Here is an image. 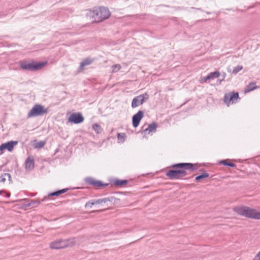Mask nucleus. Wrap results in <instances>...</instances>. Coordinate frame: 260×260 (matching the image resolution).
I'll list each match as a JSON object with an SVG mask.
<instances>
[{
  "mask_svg": "<svg viewBox=\"0 0 260 260\" xmlns=\"http://www.w3.org/2000/svg\"><path fill=\"white\" fill-rule=\"evenodd\" d=\"M118 140L121 142H123L124 141L125 138V135L124 133L122 134H118L117 136Z\"/></svg>",
  "mask_w": 260,
  "mask_h": 260,
  "instance_id": "nucleus-28",
  "label": "nucleus"
},
{
  "mask_svg": "<svg viewBox=\"0 0 260 260\" xmlns=\"http://www.w3.org/2000/svg\"><path fill=\"white\" fill-rule=\"evenodd\" d=\"M127 183V181L126 180H116L114 181V184L117 186H124Z\"/></svg>",
  "mask_w": 260,
  "mask_h": 260,
  "instance_id": "nucleus-22",
  "label": "nucleus"
},
{
  "mask_svg": "<svg viewBox=\"0 0 260 260\" xmlns=\"http://www.w3.org/2000/svg\"><path fill=\"white\" fill-rule=\"evenodd\" d=\"M17 144V142L15 141H10L5 143L2 144L0 146V151L3 152L5 150H8L9 151H12L15 145ZM2 152L1 153H2Z\"/></svg>",
  "mask_w": 260,
  "mask_h": 260,
  "instance_id": "nucleus-11",
  "label": "nucleus"
},
{
  "mask_svg": "<svg viewBox=\"0 0 260 260\" xmlns=\"http://www.w3.org/2000/svg\"><path fill=\"white\" fill-rule=\"evenodd\" d=\"M210 79L209 76L208 75L207 76H206V77L204 78L203 79V81L204 82H206L207 81V80H210Z\"/></svg>",
  "mask_w": 260,
  "mask_h": 260,
  "instance_id": "nucleus-30",
  "label": "nucleus"
},
{
  "mask_svg": "<svg viewBox=\"0 0 260 260\" xmlns=\"http://www.w3.org/2000/svg\"><path fill=\"white\" fill-rule=\"evenodd\" d=\"M85 182L90 185L95 187H104L108 185L107 184H104L101 181L96 180L92 177H88L85 179Z\"/></svg>",
  "mask_w": 260,
  "mask_h": 260,
  "instance_id": "nucleus-10",
  "label": "nucleus"
},
{
  "mask_svg": "<svg viewBox=\"0 0 260 260\" xmlns=\"http://www.w3.org/2000/svg\"><path fill=\"white\" fill-rule=\"evenodd\" d=\"M10 179L11 176L9 174L4 173L0 177V182L2 183H5L7 180L10 181Z\"/></svg>",
  "mask_w": 260,
  "mask_h": 260,
  "instance_id": "nucleus-18",
  "label": "nucleus"
},
{
  "mask_svg": "<svg viewBox=\"0 0 260 260\" xmlns=\"http://www.w3.org/2000/svg\"><path fill=\"white\" fill-rule=\"evenodd\" d=\"M220 164L224 165L225 166H230L231 167H235L236 165L235 164L233 163L231 160L230 159H225L222 160L220 162Z\"/></svg>",
  "mask_w": 260,
  "mask_h": 260,
  "instance_id": "nucleus-20",
  "label": "nucleus"
},
{
  "mask_svg": "<svg viewBox=\"0 0 260 260\" xmlns=\"http://www.w3.org/2000/svg\"><path fill=\"white\" fill-rule=\"evenodd\" d=\"M210 79L217 78L220 76V73L218 71H215L214 72L210 73L209 74Z\"/></svg>",
  "mask_w": 260,
  "mask_h": 260,
  "instance_id": "nucleus-24",
  "label": "nucleus"
},
{
  "mask_svg": "<svg viewBox=\"0 0 260 260\" xmlns=\"http://www.w3.org/2000/svg\"><path fill=\"white\" fill-rule=\"evenodd\" d=\"M92 128L98 134L100 133L102 130L101 126L96 123L92 125Z\"/></svg>",
  "mask_w": 260,
  "mask_h": 260,
  "instance_id": "nucleus-26",
  "label": "nucleus"
},
{
  "mask_svg": "<svg viewBox=\"0 0 260 260\" xmlns=\"http://www.w3.org/2000/svg\"><path fill=\"white\" fill-rule=\"evenodd\" d=\"M242 69H243V67L242 66H239V65L237 66L234 68L232 72L233 74H236L237 73H238L239 71L242 70Z\"/></svg>",
  "mask_w": 260,
  "mask_h": 260,
  "instance_id": "nucleus-27",
  "label": "nucleus"
},
{
  "mask_svg": "<svg viewBox=\"0 0 260 260\" xmlns=\"http://www.w3.org/2000/svg\"><path fill=\"white\" fill-rule=\"evenodd\" d=\"M90 15L95 22H100L109 18L111 13L105 7H95L90 11Z\"/></svg>",
  "mask_w": 260,
  "mask_h": 260,
  "instance_id": "nucleus-3",
  "label": "nucleus"
},
{
  "mask_svg": "<svg viewBox=\"0 0 260 260\" xmlns=\"http://www.w3.org/2000/svg\"><path fill=\"white\" fill-rule=\"evenodd\" d=\"M67 191V189H63L60 190H58L49 194L50 196H58L61 193H64Z\"/></svg>",
  "mask_w": 260,
  "mask_h": 260,
  "instance_id": "nucleus-23",
  "label": "nucleus"
},
{
  "mask_svg": "<svg viewBox=\"0 0 260 260\" xmlns=\"http://www.w3.org/2000/svg\"><path fill=\"white\" fill-rule=\"evenodd\" d=\"M48 110L41 105H35L27 114V117L30 118L46 114Z\"/></svg>",
  "mask_w": 260,
  "mask_h": 260,
  "instance_id": "nucleus-5",
  "label": "nucleus"
},
{
  "mask_svg": "<svg viewBox=\"0 0 260 260\" xmlns=\"http://www.w3.org/2000/svg\"><path fill=\"white\" fill-rule=\"evenodd\" d=\"M71 242L68 240H57L50 244L51 249H61L71 246Z\"/></svg>",
  "mask_w": 260,
  "mask_h": 260,
  "instance_id": "nucleus-6",
  "label": "nucleus"
},
{
  "mask_svg": "<svg viewBox=\"0 0 260 260\" xmlns=\"http://www.w3.org/2000/svg\"><path fill=\"white\" fill-rule=\"evenodd\" d=\"M257 87H258L256 85L255 82H251L246 87L244 90V92L245 93L249 92L254 89L257 88Z\"/></svg>",
  "mask_w": 260,
  "mask_h": 260,
  "instance_id": "nucleus-15",
  "label": "nucleus"
},
{
  "mask_svg": "<svg viewBox=\"0 0 260 260\" xmlns=\"http://www.w3.org/2000/svg\"><path fill=\"white\" fill-rule=\"evenodd\" d=\"M47 64V61L36 62L33 60L30 61H21L19 62L20 68L25 70L35 71L42 69Z\"/></svg>",
  "mask_w": 260,
  "mask_h": 260,
  "instance_id": "nucleus-4",
  "label": "nucleus"
},
{
  "mask_svg": "<svg viewBox=\"0 0 260 260\" xmlns=\"http://www.w3.org/2000/svg\"><path fill=\"white\" fill-rule=\"evenodd\" d=\"M144 113L142 111H139L137 114H135L133 117V125L134 127H137L143 117Z\"/></svg>",
  "mask_w": 260,
  "mask_h": 260,
  "instance_id": "nucleus-12",
  "label": "nucleus"
},
{
  "mask_svg": "<svg viewBox=\"0 0 260 260\" xmlns=\"http://www.w3.org/2000/svg\"><path fill=\"white\" fill-rule=\"evenodd\" d=\"M175 170H171L166 173V176L170 179H181L187 175L186 171L192 172L198 169V164L191 163H179L172 165Z\"/></svg>",
  "mask_w": 260,
  "mask_h": 260,
  "instance_id": "nucleus-1",
  "label": "nucleus"
},
{
  "mask_svg": "<svg viewBox=\"0 0 260 260\" xmlns=\"http://www.w3.org/2000/svg\"><path fill=\"white\" fill-rule=\"evenodd\" d=\"M92 62V60L90 59L87 58L84 60L80 64V69L81 70H83L84 69V68L86 66L89 65Z\"/></svg>",
  "mask_w": 260,
  "mask_h": 260,
  "instance_id": "nucleus-19",
  "label": "nucleus"
},
{
  "mask_svg": "<svg viewBox=\"0 0 260 260\" xmlns=\"http://www.w3.org/2000/svg\"><path fill=\"white\" fill-rule=\"evenodd\" d=\"M148 98L149 95L147 93L137 96L133 100L132 107L133 108H136L142 105L144 101L148 99Z\"/></svg>",
  "mask_w": 260,
  "mask_h": 260,
  "instance_id": "nucleus-8",
  "label": "nucleus"
},
{
  "mask_svg": "<svg viewBox=\"0 0 260 260\" xmlns=\"http://www.w3.org/2000/svg\"><path fill=\"white\" fill-rule=\"evenodd\" d=\"M46 144L45 141H34L32 143V145L35 148H41L44 146Z\"/></svg>",
  "mask_w": 260,
  "mask_h": 260,
  "instance_id": "nucleus-17",
  "label": "nucleus"
},
{
  "mask_svg": "<svg viewBox=\"0 0 260 260\" xmlns=\"http://www.w3.org/2000/svg\"><path fill=\"white\" fill-rule=\"evenodd\" d=\"M233 211L237 214L248 218L259 220L260 211L245 206H235Z\"/></svg>",
  "mask_w": 260,
  "mask_h": 260,
  "instance_id": "nucleus-2",
  "label": "nucleus"
},
{
  "mask_svg": "<svg viewBox=\"0 0 260 260\" xmlns=\"http://www.w3.org/2000/svg\"><path fill=\"white\" fill-rule=\"evenodd\" d=\"M84 117L81 113H74L71 114L68 118V121L71 123L78 124L84 121Z\"/></svg>",
  "mask_w": 260,
  "mask_h": 260,
  "instance_id": "nucleus-9",
  "label": "nucleus"
},
{
  "mask_svg": "<svg viewBox=\"0 0 260 260\" xmlns=\"http://www.w3.org/2000/svg\"><path fill=\"white\" fill-rule=\"evenodd\" d=\"M121 68V66L119 64H116L112 66V72H117L119 71Z\"/></svg>",
  "mask_w": 260,
  "mask_h": 260,
  "instance_id": "nucleus-25",
  "label": "nucleus"
},
{
  "mask_svg": "<svg viewBox=\"0 0 260 260\" xmlns=\"http://www.w3.org/2000/svg\"><path fill=\"white\" fill-rule=\"evenodd\" d=\"M209 176V174L205 172V173H203L202 174L197 176L196 177V180L197 181H200L202 179L208 178Z\"/></svg>",
  "mask_w": 260,
  "mask_h": 260,
  "instance_id": "nucleus-21",
  "label": "nucleus"
},
{
  "mask_svg": "<svg viewBox=\"0 0 260 260\" xmlns=\"http://www.w3.org/2000/svg\"><path fill=\"white\" fill-rule=\"evenodd\" d=\"M101 203V202L100 200L89 201L86 203L85 208L88 209H91L93 206L98 205L100 204Z\"/></svg>",
  "mask_w": 260,
  "mask_h": 260,
  "instance_id": "nucleus-16",
  "label": "nucleus"
},
{
  "mask_svg": "<svg viewBox=\"0 0 260 260\" xmlns=\"http://www.w3.org/2000/svg\"><path fill=\"white\" fill-rule=\"evenodd\" d=\"M34 167V160L32 157H28L25 161V168L27 169H32Z\"/></svg>",
  "mask_w": 260,
  "mask_h": 260,
  "instance_id": "nucleus-14",
  "label": "nucleus"
},
{
  "mask_svg": "<svg viewBox=\"0 0 260 260\" xmlns=\"http://www.w3.org/2000/svg\"><path fill=\"white\" fill-rule=\"evenodd\" d=\"M157 124L156 122H152L148 125V127L143 129L142 133L144 135L149 134L152 132H155L156 130Z\"/></svg>",
  "mask_w": 260,
  "mask_h": 260,
  "instance_id": "nucleus-13",
  "label": "nucleus"
},
{
  "mask_svg": "<svg viewBox=\"0 0 260 260\" xmlns=\"http://www.w3.org/2000/svg\"><path fill=\"white\" fill-rule=\"evenodd\" d=\"M253 260H260V251L255 255Z\"/></svg>",
  "mask_w": 260,
  "mask_h": 260,
  "instance_id": "nucleus-29",
  "label": "nucleus"
},
{
  "mask_svg": "<svg viewBox=\"0 0 260 260\" xmlns=\"http://www.w3.org/2000/svg\"><path fill=\"white\" fill-rule=\"evenodd\" d=\"M239 93L238 92H230L226 93L224 96V102L229 106L231 104L235 103V101L239 99Z\"/></svg>",
  "mask_w": 260,
  "mask_h": 260,
  "instance_id": "nucleus-7",
  "label": "nucleus"
},
{
  "mask_svg": "<svg viewBox=\"0 0 260 260\" xmlns=\"http://www.w3.org/2000/svg\"><path fill=\"white\" fill-rule=\"evenodd\" d=\"M10 193H8L7 194V197H10Z\"/></svg>",
  "mask_w": 260,
  "mask_h": 260,
  "instance_id": "nucleus-31",
  "label": "nucleus"
}]
</instances>
